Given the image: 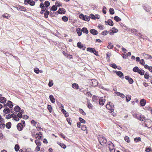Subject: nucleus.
<instances>
[{"label":"nucleus","mask_w":152,"mask_h":152,"mask_svg":"<svg viewBox=\"0 0 152 152\" xmlns=\"http://www.w3.org/2000/svg\"><path fill=\"white\" fill-rule=\"evenodd\" d=\"M98 138L100 144L102 145L106 144L107 140L105 137L102 135H99Z\"/></svg>","instance_id":"1"},{"label":"nucleus","mask_w":152,"mask_h":152,"mask_svg":"<svg viewBox=\"0 0 152 152\" xmlns=\"http://www.w3.org/2000/svg\"><path fill=\"white\" fill-rule=\"evenodd\" d=\"M79 18L83 20L87 21H88L90 20V18L87 15H84L83 14H80Z\"/></svg>","instance_id":"2"},{"label":"nucleus","mask_w":152,"mask_h":152,"mask_svg":"<svg viewBox=\"0 0 152 152\" xmlns=\"http://www.w3.org/2000/svg\"><path fill=\"white\" fill-rule=\"evenodd\" d=\"M109 149L111 152H114L115 149L114 147V145L111 142H108Z\"/></svg>","instance_id":"3"},{"label":"nucleus","mask_w":152,"mask_h":152,"mask_svg":"<svg viewBox=\"0 0 152 152\" xmlns=\"http://www.w3.org/2000/svg\"><path fill=\"white\" fill-rule=\"evenodd\" d=\"M24 4L26 5L29 4L31 6H33L35 4V2L32 0H25Z\"/></svg>","instance_id":"4"},{"label":"nucleus","mask_w":152,"mask_h":152,"mask_svg":"<svg viewBox=\"0 0 152 152\" xmlns=\"http://www.w3.org/2000/svg\"><path fill=\"white\" fill-rule=\"evenodd\" d=\"M43 4V5H42V6H43L44 8L47 9L50 6V2L48 1H46L44 3L42 2H41L39 5L41 6V4Z\"/></svg>","instance_id":"5"},{"label":"nucleus","mask_w":152,"mask_h":152,"mask_svg":"<svg viewBox=\"0 0 152 152\" xmlns=\"http://www.w3.org/2000/svg\"><path fill=\"white\" fill-rule=\"evenodd\" d=\"M125 79L128 80L129 83L130 84H132L134 82L133 79L130 77L129 76H126L125 77Z\"/></svg>","instance_id":"6"},{"label":"nucleus","mask_w":152,"mask_h":152,"mask_svg":"<svg viewBox=\"0 0 152 152\" xmlns=\"http://www.w3.org/2000/svg\"><path fill=\"white\" fill-rule=\"evenodd\" d=\"M91 82L92 83V86L94 87L97 86L98 84L97 81L95 79H92L91 80Z\"/></svg>","instance_id":"7"},{"label":"nucleus","mask_w":152,"mask_h":152,"mask_svg":"<svg viewBox=\"0 0 152 152\" xmlns=\"http://www.w3.org/2000/svg\"><path fill=\"white\" fill-rule=\"evenodd\" d=\"M105 101V99L103 97H100L99 100V104H104Z\"/></svg>","instance_id":"8"},{"label":"nucleus","mask_w":152,"mask_h":152,"mask_svg":"<svg viewBox=\"0 0 152 152\" xmlns=\"http://www.w3.org/2000/svg\"><path fill=\"white\" fill-rule=\"evenodd\" d=\"M25 126L22 125V124L21 123H18L17 126V127L19 131H21L22 130L23 128V127Z\"/></svg>","instance_id":"9"},{"label":"nucleus","mask_w":152,"mask_h":152,"mask_svg":"<svg viewBox=\"0 0 152 152\" xmlns=\"http://www.w3.org/2000/svg\"><path fill=\"white\" fill-rule=\"evenodd\" d=\"M105 23L106 25H109L111 26L113 25V21L111 19H109L107 21H105Z\"/></svg>","instance_id":"10"},{"label":"nucleus","mask_w":152,"mask_h":152,"mask_svg":"<svg viewBox=\"0 0 152 152\" xmlns=\"http://www.w3.org/2000/svg\"><path fill=\"white\" fill-rule=\"evenodd\" d=\"M142 56L144 57V58L146 59H152V56L151 55L146 54L145 53H143L142 54Z\"/></svg>","instance_id":"11"},{"label":"nucleus","mask_w":152,"mask_h":152,"mask_svg":"<svg viewBox=\"0 0 152 152\" xmlns=\"http://www.w3.org/2000/svg\"><path fill=\"white\" fill-rule=\"evenodd\" d=\"M144 10L147 12H149L151 10V7L148 5H145L143 6Z\"/></svg>","instance_id":"12"},{"label":"nucleus","mask_w":152,"mask_h":152,"mask_svg":"<svg viewBox=\"0 0 152 152\" xmlns=\"http://www.w3.org/2000/svg\"><path fill=\"white\" fill-rule=\"evenodd\" d=\"M106 108L111 112H113L114 110V105H105Z\"/></svg>","instance_id":"13"},{"label":"nucleus","mask_w":152,"mask_h":152,"mask_svg":"<svg viewBox=\"0 0 152 152\" xmlns=\"http://www.w3.org/2000/svg\"><path fill=\"white\" fill-rule=\"evenodd\" d=\"M59 14H64L66 12L64 8H60L57 12Z\"/></svg>","instance_id":"14"},{"label":"nucleus","mask_w":152,"mask_h":152,"mask_svg":"<svg viewBox=\"0 0 152 152\" xmlns=\"http://www.w3.org/2000/svg\"><path fill=\"white\" fill-rule=\"evenodd\" d=\"M16 7L18 10H20L23 11L26 10V9L25 7L20 5H19L18 7Z\"/></svg>","instance_id":"15"},{"label":"nucleus","mask_w":152,"mask_h":152,"mask_svg":"<svg viewBox=\"0 0 152 152\" xmlns=\"http://www.w3.org/2000/svg\"><path fill=\"white\" fill-rule=\"evenodd\" d=\"M42 134L41 132H39L37 133L36 134L35 137L36 138H38L39 139H40L42 138Z\"/></svg>","instance_id":"16"},{"label":"nucleus","mask_w":152,"mask_h":152,"mask_svg":"<svg viewBox=\"0 0 152 152\" xmlns=\"http://www.w3.org/2000/svg\"><path fill=\"white\" fill-rule=\"evenodd\" d=\"M41 6L39 5V7L41 8V10L40 12V13L41 14H43L44 12L47 10L46 9L44 8L43 6H42V4H41Z\"/></svg>","instance_id":"17"},{"label":"nucleus","mask_w":152,"mask_h":152,"mask_svg":"<svg viewBox=\"0 0 152 152\" xmlns=\"http://www.w3.org/2000/svg\"><path fill=\"white\" fill-rule=\"evenodd\" d=\"M90 32L94 35H96L98 33L97 31L95 29H91L90 30Z\"/></svg>","instance_id":"18"},{"label":"nucleus","mask_w":152,"mask_h":152,"mask_svg":"<svg viewBox=\"0 0 152 152\" xmlns=\"http://www.w3.org/2000/svg\"><path fill=\"white\" fill-rule=\"evenodd\" d=\"M7 101L6 99L4 97H0V102L4 104Z\"/></svg>","instance_id":"19"},{"label":"nucleus","mask_w":152,"mask_h":152,"mask_svg":"<svg viewBox=\"0 0 152 152\" xmlns=\"http://www.w3.org/2000/svg\"><path fill=\"white\" fill-rule=\"evenodd\" d=\"M99 98L96 96L94 95L93 96L92 99L93 101L94 102H97V101H99Z\"/></svg>","instance_id":"20"},{"label":"nucleus","mask_w":152,"mask_h":152,"mask_svg":"<svg viewBox=\"0 0 152 152\" xmlns=\"http://www.w3.org/2000/svg\"><path fill=\"white\" fill-rule=\"evenodd\" d=\"M76 31L79 36H80L82 35V30L80 28H77Z\"/></svg>","instance_id":"21"},{"label":"nucleus","mask_w":152,"mask_h":152,"mask_svg":"<svg viewBox=\"0 0 152 152\" xmlns=\"http://www.w3.org/2000/svg\"><path fill=\"white\" fill-rule=\"evenodd\" d=\"M116 75L120 77L124 76L123 73L121 71H116Z\"/></svg>","instance_id":"22"},{"label":"nucleus","mask_w":152,"mask_h":152,"mask_svg":"<svg viewBox=\"0 0 152 152\" xmlns=\"http://www.w3.org/2000/svg\"><path fill=\"white\" fill-rule=\"evenodd\" d=\"M77 47L80 49L83 48L84 46L83 44H82L81 42H78L77 44Z\"/></svg>","instance_id":"23"},{"label":"nucleus","mask_w":152,"mask_h":152,"mask_svg":"<svg viewBox=\"0 0 152 152\" xmlns=\"http://www.w3.org/2000/svg\"><path fill=\"white\" fill-rule=\"evenodd\" d=\"M82 31L84 33L88 34V31L86 28L83 27L82 29Z\"/></svg>","instance_id":"24"},{"label":"nucleus","mask_w":152,"mask_h":152,"mask_svg":"<svg viewBox=\"0 0 152 152\" xmlns=\"http://www.w3.org/2000/svg\"><path fill=\"white\" fill-rule=\"evenodd\" d=\"M72 87L76 89H79V86L78 84L75 83H73L72 84Z\"/></svg>","instance_id":"25"},{"label":"nucleus","mask_w":152,"mask_h":152,"mask_svg":"<svg viewBox=\"0 0 152 152\" xmlns=\"http://www.w3.org/2000/svg\"><path fill=\"white\" fill-rule=\"evenodd\" d=\"M94 49H95L94 48H87L86 50L88 51L93 53H94Z\"/></svg>","instance_id":"26"},{"label":"nucleus","mask_w":152,"mask_h":152,"mask_svg":"<svg viewBox=\"0 0 152 152\" xmlns=\"http://www.w3.org/2000/svg\"><path fill=\"white\" fill-rule=\"evenodd\" d=\"M137 72L141 75H143L144 74L145 71L142 69H139Z\"/></svg>","instance_id":"27"},{"label":"nucleus","mask_w":152,"mask_h":152,"mask_svg":"<svg viewBox=\"0 0 152 152\" xmlns=\"http://www.w3.org/2000/svg\"><path fill=\"white\" fill-rule=\"evenodd\" d=\"M50 14L49 11L47 10L44 13V17L45 18H47L48 17V15Z\"/></svg>","instance_id":"28"},{"label":"nucleus","mask_w":152,"mask_h":152,"mask_svg":"<svg viewBox=\"0 0 152 152\" xmlns=\"http://www.w3.org/2000/svg\"><path fill=\"white\" fill-rule=\"evenodd\" d=\"M61 111L64 114L65 117H67L69 116L68 113L65 110L62 109Z\"/></svg>","instance_id":"29"},{"label":"nucleus","mask_w":152,"mask_h":152,"mask_svg":"<svg viewBox=\"0 0 152 152\" xmlns=\"http://www.w3.org/2000/svg\"><path fill=\"white\" fill-rule=\"evenodd\" d=\"M50 99L52 103H54L55 102V99L52 95H50L49 96Z\"/></svg>","instance_id":"30"},{"label":"nucleus","mask_w":152,"mask_h":152,"mask_svg":"<svg viewBox=\"0 0 152 152\" xmlns=\"http://www.w3.org/2000/svg\"><path fill=\"white\" fill-rule=\"evenodd\" d=\"M57 7L55 5H53L51 7V8L50 9V10L53 11H56L57 10Z\"/></svg>","instance_id":"31"},{"label":"nucleus","mask_w":152,"mask_h":152,"mask_svg":"<svg viewBox=\"0 0 152 152\" xmlns=\"http://www.w3.org/2000/svg\"><path fill=\"white\" fill-rule=\"evenodd\" d=\"M146 104V101L144 99H142L140 102V104Z\"/></svg>","instance_id":"32"},{"label":"nucleus","mask_w":152,"mask_h":152,"mask_svg":"<svg viewBox=\"0 0 152 152\" xmlns=\"http://www.w3.org/2000/svg\"><path fill=\"white\" fill-rule=\"evenodd\" d=\"M3 112L6 114L9 113L10 112L9 108L8 107L5 108Z\"/></svg>","instance_id":"33"},{"label":"nucleus","mask_w":152,"mask_h":152,"mask_svg":"<svg viewBox=\"0 0 152 152\" xmlns=\"http://www.w3.org/2000/svg\"><path fill=\"white\" fill-rule=\"evenodd\" d=\"M20 107H19L18 105H17L14 108V110L16 112H18L20 111Z\"/></svg>","instance_id":"34"},{"label":"nucleus","mask_w":152,"mask_h":152,"mask_svg":"<svg viewBox=\"0 0 152 152\" xmlns=\"http://www.w3.org/2000/svg\"><path fill=\"white\" fill-rule=\"evenodd\" d=\"M11 126V123L10 122H8L6 124V127L8 129H10Z\"/></svg>","instance_id":"35"},{"label":"nucleus","mask_w":152,"mask_h":152,"mask_svg":"<svg viewBox=\"0 0 152 152\" xmlns=\"http://www.w3.org/2000/svg\"><path fill=\"white\" fill-rule=\"evenodd\" d=\"M126 100L127 102H129L130 101L131 99V96L130 95H127L126 96Z\"/></svg>","instance_id":"36"},{"label":"nucleus","mask_w":152,"mask_h":152,"mask_svg":"<svg viewBox=\"0 0 152 152\" xmlns=\"http://www.w3.org/2000/svg\"><path fill=\"white\" fill-rule=\"evenodd\" d=\"M13 118L16 121H18L19 120V118L16 115H14L13 116Z\"/></svg>","instance_id":"37"},{"label":"nucleus","mask_w":152,"mask_h":152,"mask_svg":"<svg viewBox=\"0 0 152 152\" xmlns=\"http://www.w3.org/2000/svg\"><path fill=\"white\" fill-rule=\"evenodd\" d=\"M114 19L116 22H119L121 20V19L118 16H115L114 17Z\"/></svg>","instance_id":"38"},{"label":"nucleus","mask_w":152,"mask_h":152,"mask_svg":"<svg viewBox=\"0 0 152 152\" xmlns=\"http://www.w3.org/2000/svg\"><path fill=\"white\" fill-rule=\"evenodd\" d=\"M149 75L148 72H146L144 74V77L145 79H148L149 78Z\"/></svg>","instance_id":"39"},{"label":"nucleus","mask_w":152,"mask_h":152,"mask_svg":"<svg viewBox=\"0 0 152 152\" xmlns=\"http://www.w3.org/2000/svg\"><path fill=\"white\" fill-rule=\"evenodd\" d=\"M139 69L138 66H135L133 69V72H137L139 71Z\"/></svg>","instance_id":"40"},{"label":"nucleus","mask_w":152,"mask_h":152,"mask_svg":"<svg viewBox=\"0 0 152 152\" xmlns=\"http://www.w3.org/2000/svg\"><path fill=\"white\" fill-rule=\"evenodd\" d=\"M35 143H36L37 145V146H39L41 145V142L39 141L38 140H37L35 141Z\"/></svg>","instance_id":"41"},{"label":"nucleus","mask_w":152,"mask_h":152,"mask_svg":"<svg viewBox=\"0 0 152 152\" xmlns=\"http://www.w3.org/2000/svg\"><path fill=\"white\" fill-rule=\"evenodd\" d=\"M87 127L85 125H83L81 127L82 130L83 131H86V133H87L88 132L87 131Z\"/></svg>","instance_id":"42"},{"label":"nucleus","mask_w":152,"mask_h":152,"mask_svg":"<svg viewBox=\"0 0 152 152\" xmlns=\"http://www.w3.org/2000/svg\"><path fill=\"white\" fill-rule=\"evenodd\" d=\"M140 115L138 114H133V117L136 118L138 119H139L140 118Z\"/></svg>","instance_id":"43"},{"label":"nucleus","mask_w":152,"mask_h":152,"mask_svg":"<svg viewBox=\"0 0 152 152\" xmlns=\"http://www.w3.org/2000/svg\"><path fill=\"white\" fill-rule=\"evenodd\" d=\"M62 20L64 22H66L68 20V18L66 16H64L62 18Z\"/></svg>","instance_id":"44"},{"label":"nucleus","mask_w":152,"mask_h":152,"mask_svg":"<svg viewBox=\"0 0 152 152\" xmlns=\"http://www.w3.org/2000/svg\"><path fill=\"white\" fill-rule=\"evenodd\" d=\"M110 66L112 67V68L115 69L117 68V66L114 63H112L110 64Z\"/></svg>","instance_id":"45"},{"label":"nucleus","mask_w":152,"mask_h":152,"mask_svg":"<svg viewBox=\"0 0 152 152\" xmlns=\"http://www.w3.org/2000/svg\"><path fill=\"white\" fill-rule=\"evenodd\" d=\"M0 123V129H4L5 127V124L4 123Z\"/></svg>","instance_id":"46"},{"label":"nucleus","mask_w":152,"mask_h":152,"mask_svg":"<svg viewBox=\"0 0 152 152\" xmlns=\"http://www.w3.org/2000/svg\"><path fill=\"white\" fill-rule=\"evenodd\" d=\"M109 45L108 46H107V48H110V49H112L113 47V45L110 42L108 43Z\"/></svg>","instance_id":"47"},{"label":"nucleus","mask_w":152,"mask_h":152,"mask_svg":"<svg viewBox=\"0 0 152 152\" xmlns=\"http://www.w3.org/2000/svg\"><path fill=\"white\" fill-rule=\"evenodd\" d=\"M124 139L126 142H130V140H129V137L127 136H125Z\"/></svg>","instance_id":"48"},{"label":"nucleus","mask_w":152,"mask_h":152,"mask_svg":"<svg viewBox=\"0 0 152 152\" xmlns=\"http://www.w3.org/2000/svg\"><path fill=\"white\" fill-rule=\"evenodd\" d=\"M109 32V31H107V30H105L103 31L102 33V34L103 35H106Z\"/></svg>","instance_id":"49"},{"label":"nucleus","mask_w":152,"mask_h":152,"mask_svg":"<svg viewBox=\"0 0 152 152\" xmlns=\"http://www.w3.org/2000/svg\"><path fill=\"white\" fill-rule=\"evenodd\" d=\"M134 140L136 142H138L141 141V138L140 137H136L134 138Z\"/></svg>","instance_id":"50"},{"label":"nucleus","mask_w":152,"mask_h":152,"mask_svg":"<svg viewBox=\"0 0 152 152\" xmlns=\"http://www.w3.org/2000/svg\"><path fill=\"white\" fill-rule=\"evenodd\" d=\"M110 14L111 15H113L114 14V11L112 8H110L109 9Z\"/></svg>","instance_id":"51"},{"label":"nucleus","mask_w":152,"mask_h":152,"mask_svg":"<svg viewBox=\"0 0 152 152\" xmlns=\"http://www.w3.org/2000/svg\"><path fill=\"white\" fill-rule=\"evenodd\" d=\"M111 31L114 32V33H117L118 31V29L115 28V27L112 28Z\"/></svg>","instance_id":"52"},{"label":"nucleus","mask_w":152,"mask_h":152,"mask_svg":"<svg viewBox=\"0 0 152 152\" xmlns=\"http://www.w3.org/2000/svg\"><path fill=\"white\" fill-rule=\"evenodd\" d=\"M145 117L144 115H140V118L139 120L141 121H143L145 119Z\"/></svg>","instance_id":"53"},{"label":"nucleus","mask_w":152,"mask_h":152,"mask_svg":"<svg viewBox=\"0 0 152 152\" xmlns=\"http://www.w3.org/2000/svg\"><path fill=\"white\" fill-rule=\"evenodd\" d=\"M15 149L16 151H18L19 150V146L18 145L16 144L15 145Z\"/></svg>","instance_id":"54"},{"label":"nucleus","mask_w":152,"mask_h":152,"mask_svg":"<svg viewBox=\"0 0 152 152\" xmlns=\"http://www.w3.org/2000/svg\"><path fill=\"white\" fill-rule=\"evenodd\" d=\"M3 17L6 18L7 19H8L9 18H10V16H9V15L7 13L4 14L3 15Z\"/></svg>","instance_id":"55"},{"label":"nucleus","mask_w":152,"mask_h":152,"mask_svg":"<svg viewBox=\"0 0 152 152\" xmlns=\"http://www.w3.org/2000/svg\"><path fill=\"white\" fill-rule=\"evenodd\" d=\"M58 144L62 148H66V145L63 144V143H62L61 142H59V143H58Z\"/></svg>","instance_id":"56"},{"label":"nucleus","mask_w":152,"mask_h":152,"mask_svg":"<svg viewBox=\"0 0 152 152\" xmlns=\"http://www.w3.org/2000/svg\"><path fill=\"white\" fill-rule=\"evenodd\" d=\"M131 32L132 33H134V34H137V30L134 28L132 29L131 30Z\"/></svg>","instance_id":"57"},{"label":"nucleus","mask_w":152,"mask_h":152,"mask_svg":"<svg viewBox=\"0 0 152 152\" xmlns=\"http://www.w3.org/2000/svg\"><path fill=\"white\" fill-rule=\"evenodd\" d=\"M79 120L81 123L85 124L86 123L85 121L80 117L79 118Z\"/></svg>","instance_id":"58"},{"label":"nucleus","mask_w":152,"mask_h":152,"mask_svg":"<svg viewBox=\"0 0 152 152\" xmlns=\"http://www.w3.org/2000/svg\"><path fill=\"white\" fill-rule=\"evenodd\" d=\"M89 17L90 18L92 19H96V17H95V15L92 14H91L90 15Z\"/></svg>","instance_id":"59"},{"label":"nucleus","mask_w":152,"mask_h":152,"mask_svg":"<svg viewBox=\"0 0 152 152\" xmlns=\"http://www.w3.org/2000/svg\"><path fill=\"white\" fill-rule=\"evenodd\" d=\"M34 71L37 74H39L40 70L38 68H35L34 69Z\"/></svg>","instance_id":"60"},{"label":"nucleus","mask_w":152,"mask_h":152,"mask_svg":"<svg viewBox=\"0 0 152 152\" xmlns=\"http://www.w3.org/2000/svg\"><path fill=\"white\" fill-rule=\"evenodd\" d=\"M106 7L105 6H104L103 7L102 11L104 14H106Z\"/></svg>","instance_id":"61"},{"label":"nucleus","mask_w":152,"mask_h":152,"mask_svg":"<svg viewBox=\"0 0 152 152\" xmlns=\"http://www.w3.org/2000/svg\"><path fill=\"white\" fill-rule=\"evenodd\" d=\"M140 63L143 66H144L145 64V62L144 60L143 59H142L140 60Z\"/></svg>","instance_id":"62"},{"label":"nucleus","mask_w":152,"mask_h":152,"mask_svg":"<svg viewBox=\"0 0 152 152\" xmlns=\"http://www.w3.org/2000/svg\"><path fill=\"white\" fill-rule=\"evenodd\" d=\"M53 80H51L49 81L48 85L49 87H51L53 86Z\"/></svg>","instance_id":"63"},{"label":"nucleus","mask_w":152,"mask_h":152,"mask_svg":"<svg viewBox=\"0 0 152 152\" xmlns=\"http://www.w3.org/2000/svg\"><path fill=\"white\" fill-rule=\"evenodd\" d=\"M55 4L57 5L56 6H57L58 7H59L61 6V4H60V2L58 1H57L56 2Z\"/></svg>","instance_id":"64"}]
</instances>
